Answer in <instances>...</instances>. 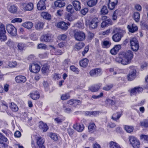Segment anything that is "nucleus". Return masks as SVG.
Segmentation results:
<instances>
[{
  "mask_svg": "<svg viewBox=\"0 0 148 148\" xmlns=\"http://www.w3.org/2000/svg\"><path fill=\"white\" fill-rule=\"evenodd\" d=\"M122 57L117 58L116 61L123 65H126L130 64L133 57V53L130 50H128L123 52Z\"/></svg>",
  "mask_w": 148,
  "mask_h": 148,
  "instance_id": "obj_1",
  "label": "nucleus"
},
{
  "mask_svg": "<svg viewBox=\"0 0 148 148\" xmlns=\"http://www.w3.org/2000/svg\"><path fill=\"white\" fill-rule=\"evenodd\" d=\"M36 145L35 144L34 141L32 140L31 142V145L32 148H45L43 144L44 140L41 137H38L36 139Z\"/></svg>",
  "mask_w": 148,
  "mask_h": 148,
  "instance_id": "obj_2",
  "label": "nucleus"
},
{
  "mask_svg": "<svg viewBox=\"0 0 148 148\" xmlns=\"http://www.w3.org/2000/svg\"><path fill=\"white\" fill-rule=\"evenodd\" d=\"M128 139L130 144L133 148L139 147L140 143L139 140L136 137L131 136H129Z\"/></svg>",
  "mask_w": 148,
  "mask_h": 148,
  "instance_id": "obj_3",
  "label": "nucleus"
},
{
  "mask_svg": "<svg viewBox=\"0 0 148 148\" xmlns=\"http://www.w3.org/2000/svg\"><path fill=\"white\" fill-rule=\"evenodd\" d=\"M21 8L25 11H32L34 8V4L31 2L21 3L20 4Z\"/></svg>",
  "mask_w": 148,
  "mask_h": 148,
  "instance_id": "obj_4",
  "label": "nucleus"
},
{
  "mask_svg": "<svg viewBox=\"0 0 148 148\" xmlns=\"http://www.w3.org/2000/svg\"><path fill=\"white\" fill-rule=\"evenodd\" d=\"M74 36L75 40L78 41H82L85 38V34L82 31L75 32Z\"/></svg>",
  "mask_w": 148,
  "mask_h": 148,
  "instance_id": "obj_5",
  "label": "nucleus"
},
{
  "mask_svg": "<svg viewBox=\"0 0 148 148\" xmlns=\"http://www.w3.org/2000/svg\"><path fill=\"white\" fill-rule=\"evenodd\" d=\"M6 29L8 32L12 36H15L17 34L16 29L12 24L8 25L6 26Z\"/></svg>",
  "mask_w": 148,
  "mask_h": 148,
  "instance_id": "obj_6",
  "label": "nucleus"
},
{
  "mask_svg": "<svg viewBox=\"0 0 148 148\" xmlns=\"http://www.w3.org/2000/svg\"><path fill=\"white\" fill-rule=\"evenodd\" d=\"M131 48L134 51H136L139 47V44L138 40L135 38H132L130 40Z\"/></svg>",
  "mask_w": 148,
  "mask_h": 148,
  "instance_id": "obj_7",
  "label": "nucleus"
},
{
  "mask_svg": "<svg viewBox=\"0 0 148 148\" xmlns=\"http://www.w3.org/2000/svg\"><path fill=\"white\" fill-rule=\"evenodd\" d=\"M6 31L5 26L1 24L0 26V40L2 41H5L7 39V38L5 34Z\"/></svg>",
  "mask_w": 148,
  "mask_h": 148,
  "instance_id": "obj_8",
  "label": "nucleus"
},
{
  "mask_svg": "<svg viewBox=\"0 0 148 148\" xmlns=\"http://www.w3.org/2000/svg\"><path fill=\"white\" fill-rule=\"evenodd\" d=\"M29 68L31 72L37 73L40 70V67L38 64L34 63L30 64Z\"/></svg>",
  "mask_w": 148,
  "mask_h": 148,
  "instance_id": "obj_9",
  "label": "nucleus"
},
{
  "mask_svg": "<svg viewBox=\"0 0 148 148\" xmlns=\"http://www.w3.org/2000/svg\"><path fill=\"white\" fill-rule=\"evenodd\" d=\"M99 20L97 18L92 19L89 23V28L90 29H96Z\"/></svg>",
  "mask_w": 148,
  "mask_h": 148,
  "instance_id": "obj_10",
  "label": "nucleus"
},
{
  "mask_svg": "<svg viewBox=\"0 0 148 148\" xmlns=\"http://www.w3.org/2000/svg\"><path fill=\"white\" fill-rule=\"evenodd\" d=\"M101 69L97 68L91 70L89 73L91 77H96L102 74Z\"/></svg>",
  "mask_w": 148,
  "mask_h": 148,
  "instance_id": "obj_11",
  "label": "nucleus"
},
{
  "mask_svg": "<svg viewBox=\"0 0 148 148\" xmlns=\"http://www.w3.org/2000/svg\"><path fill=\"white\" fill-rule=\"evenodd\" d=\"M8 141L7 138L0 133V147L4 148L7 146L5 143Z\"/></svg>",
  "mask_w": 148,
  "mask_h": 148,
  "instance_id": "obj_12",
  "label": "nucleus"
},
{
  "mask_svg": "<svg viewBox=\"0 0 148 148\" xmlns=\"http://www.w3.org/2000/svg\"><path fill=\"white\" fill-rule=\"evenodd\" d=\"M70 25V23L68 22L66 23L64 21L59 22L57 23V26L58 28H60L62 30H66L68 28V26Z\"/></svg>",
  "mask_w": 148,
  "mask_h": 148,
  "instance_id": "obj_13",
  "label": "nucleus"
},
{
  "mask_svg": "<svg viewBox=\"0 0 148 148\" xmlns=\"http://www.w3.org/2000/svg\"><path fill=\"white\" fill-rule=\"evenodd\" d=\"M143 91L142 88L140 87H135L132 89L130 91V94L131 95H136L141 92Z\"/></svg>",
  "mask_w": 148,
  "mask_h": 148,
  "instance_id": "obj_14",
  "label": "nucleus"
},
{
  "mask_svg": "<svg viewBox=\"0 0 148 148\" xmlns=\"http://www.w3.org/2000/svg\"><path fill=\"white\" fill-rule=\"evenodd\" d=\"M118 2V0H109L108 3L109 9L110 10H113L117 5Z\"/></svg>",
  "mask_w": 148,
  "mask_h": 148,
  "instance_id": "obj_15",
  "label": "nucleus"
},
{
  "mask_svg": "<svg viewBox=\"0 0 148 148\" xmlns=\"http://www.w3.org/2000/svg\"><path fill=\"white\" fill-rule=\"evenodd\" d=\"M46 0H40L37 4V9L38 10H43L46 8L45 1Z\"/></svg>",
  "mask_w": 148,
  "mask_h": 148,
  "instance_id": "obj_16",
  "label": "nucleus"
},
{
  "mask_svg": "<svg viewBox=\"0 0 148 148\" xmlns=\"http://www.w3.org/2000/svg\"><path fill=\"white\" fill-rule=\"evenodd\" d=\"M8 11L11 13H15L17 12V7L15 5L11 3H8L7 6Z\"/></svg>",
  "mask_w": 148,
  "mask_h": 148,
  "instance_id": "obj_17",
  "label": "nucleus"
},
{
  "mask_svg": "<svg viewBox=\"0 0 148 148\" xmlns=\"http://www.w3.org/2000/svg\"><path fill=\"white\" fill-rule=\"evenodd\" d=\"M15 81L17 83H24L26 81V77L23 75H18L15 79Z\"/></svg>",
  "mask_w": 148,
  "mask_h": 148,
  "instance_id": "obj_18",
  "label": "nucleus"
},
{
  "mask_svg": "<svg viewBox=\"0 0 148 148\" xmlns=\"http://www.w3.org/2000/svg\"><path fill=\"white\" fill-rule=\"evenodd\" d=\"M136 71L135 70H132L127 75V79L129 81L134 80L136 77Z\"/></svg>",
  "mask_w": 148,
  "mask_h": 148,
  "instance_id": "obj_19",
  "label": "nucleus"
},
{
  "mask_svg": "<svg viewBox=\"0 0 148 148\" xmlns=\"http://www.w3.org/2000/svg\"><path fill=\"white\" fill-rule=\"evenodd\" d=\"M123 36L122 33L121 32H119L115 34L112 37L113 40L115 42L119 41L121 39Z\"/></svg>",
  "mask_w": 148,
  "mask_h": 148,
  "instance_id": "obj_20",
  "label": "nucleus"
},
{
  "mask_svg": "<svg viewBox=\"0 0 148 148\" xmlns=\"http://www.w3.org/2000/svg\"><path fill=\"white\" fill-rule=\"evenodd\" d=\"M73 127L78 132H81L83 130L84 126L83 124L76 123L73 125Z\"/></svg>",
  "mask_w": 148,
  "mask_h": 148,
  "instance_id": "obj_21",
  "label": "nucleus"
},
{
  "mask_svg": "<svg viewBox=\"0 0 148 148\" xmlns=\"http://www.w3.org/2000/svg\"><path fill=\"white\" fill-rule=\"evenodd\" d=\"M51 39V35L47 34L42 36L40 38V40L42 41L49 42Z\"/></svg>",
  "mask_w": 148,
  "mask_h": 148,
  "instance_id": "obj_22",
  "label": "nucleus"
},
{
  "mask_svg": "<svg viewBox=\"0 0 148 148\" xmlns=\"http://www.w3.org/2000/svg\"><path fill=\"white\" fill-rule=\"evenodd\" d=\"M127 27L129 31L132 33L135 32L138 30L137 27L134 24L128 25Z\"/></svg>",
  "mask_w": 148,
  "mask_h": 148,
  "instance_id": "obj_23",
  "label": "nucleus"
},
{
  "mask_svg": "<svg viewBox=\"0 0 148 148\" xmlns=\"http://www.w3.org/2000/svg\"><path fill=\"white\" fill-rule=\"evenodd\" d=\"M74 7V9L76 11H79L80 10L81 7V3L79 1L77 0H75L73 1L72 3Z\"/></svg>",
  "mask_w": 148,
  "mask_h": 148,
  "instance_id": "obj_24",
  "label": "nucleus"
},
{
  "mask_svg": "<svg viewBox=\"0 0 148 148\" xmlns=\"http://www.w3.org/2000/svg\"><path fill=\"white\" fill-rule=\"evenodd\" d=\"M54 5L56 7L62 8L65 5V2L61 1V0H57L54 3Z\"/></svg>",
  "mask_w": 148,
  "mask_h": 148,
  "instance_id": "obj_25",
  "label": "nucleus"
},
{
  "mask_svg": "<svg viewBox=\"0 0 148 148\" xmlns=\"http://www.w3.org/2000/svg\"><path fill=\"white\" fill-rule=\"evenodd\" d=\"M39 127L41 129L43 132H46L48 129V127L46 123H44L42 122H40Z\"/></svg>",
  "mask_w": 148,
  "mask_h": 148,
  "instance_id": "obj_26",
  "label": "nucleus"
},
{
  "mask_svg": "<svg viewBox=\"0 0 148 148\" xmlns=\"http://www.w3.org/2000/svg\"><path fill=\"white\" fill-rule=\"evenodd\" d=\"M50 47H52V48L51 49V50L55 55H61L63 53L61 50L57 49L53 46L51 45H50Z\"/></svg>",
  "mask_w": 148,
  "mask_h": 148,
  "instance_id": "obj_27",
  "label": "nucleus"
},
{
  "mask_svg": "<svg viewBox=\"0 0 148 148\" xmlns=\"http://www.w3.org/2000/svg\"><path fill=\"white\" fill-rule=\"evenodd\" d=\"M101 86V84H99L90 87L89 89L92 92H95L98 91Z\"/></svg>",
  "mask_w": 148,
  "mask_h": 148,
  "instance_id": "obj_28",
  "label": "nucleus"
},
{
  "mask_svg": "<svg viewBox=\"0 0 148 148\" xmlns=\"http://www.w3.org/2000/svg\"><path fill=\"white\" fill-rule=\"evenodd\" d=\"M88 130L90 133H92L96 131V126L93 123H90L88 126Z\"/></svg>",
  "mask_w": 148,
  "mask_h": 148,
  "instance_id": "obj_29",
  "label": "nucleus"
},
{
  "mask_svg": "<svg viewBox=\"0 0 148 148\" xmlns=\"http://www.w3.org/2000/svg\"><path fill=\"white\" fill-rule=\"evenodd\" d=\"M89 61L86 58H84L80 61L79 64L80 66L83 67H86L88 64Z\"/></svg>",
  "mask_w": 148,
  "mask_h": 148,
  "instance_id": "obj_30",
  "label": "nucleus"
},
{
  "mask_svg": "<svg viewBox=\"0 0 148 148\" xmlns=\"http://www.w3.org/2000/svg\"><path fill=\"white\" fill-rule=\"evenodd\" d=\"M122 115L121 112H117L113 114L112 118L114 121H117Z\"/></svg>",
  "mask_w": 148,
  "mask_h": 148,
  "instance_id": "obj_31",
  "label": "nucleus"
},
{
  "mask_svg": "<svg viewBox=\"0 0 148 148\" xmlns=\"http://www.w3.org/2000/svg\"><path fill=\"white\" fill-rule=\"evenodd\" d=\"M110 148H121L119 145L115 142L110 141L109 143Z\"/></svg>",
  "mask_w": 148,
  "mask_h": 148,
  "instance_id": "obj_32",
  "label": "nucleus"
},
{
  "mask_svg": "<svg viewBox=\"0 0 148 148\" xmlns=\"http://www.w3.org/2000/svg\"><path fill=\"white\" fill-rule=\"evenodd\" d=\"M33 25V23L29 21L26 22L23 24V26L28 29L32 28Z\"/></svg>",
  "mask_w": 148,
  "mask_h": 148,
  "instance_id": "obj_33",
  "label": "nucleus"
},
{
  "mask_svg": "<svg viewBox=\"0 0 148 148\" xmlns=\"http://www.w3.org/2000/svg\"><path fill=\"white\" fill-rule=\"evenodd\" d=\"M41 16L47 20H50L51 18V15L47 12H42L41 14Z\"/></svg>",
  "mask_w": 148,
  "mask_h": 148,
  "instance_id": "obj_34",
  "label": "nucleus"
},
{
  "mask_svg": "<svg viewBox=\"0 0 148 148\" xmlns=\"http://www.w3.org/2000/svg\"><path fill=\"white\" fill-rule=\"evenodd\" d=\"M121 11L120 10H116L114 12L112 16V19L116 20L118 16L121 15Z\"/></svg>",
  "mask_w": 148,
  "mask_h": 148,
  "instance_id": "obj_35",
  "label": "nucleus"
},
{
  "mask_svg": "<svg viewBox=\"0 0 148 148\" xmlns=\"http://www.w3.org/2000/svg\"><path fill=\"white\" fill-rule=\"evenodd\" d=\"M49 66L45 64L43 66L42 71L43 73L47 74L49 72Z\"/></svg>",
  "mask_w": 148,
  "mask_h": 148,
  "instance_id": "obj_36",
  "label": "nucleus"
},
{
  "mask_svg": "<svg viewBox=\"0 0 148 148\" xmlns=\"http://www.w3.org/2000/svg\"><path fill=\"white\" fill-rule=\"evenodd\" d=\"M30 96L33 99L36 100L39 98L40 95L38 92H36L30 94Z\"/></svg>",
  "mask_w": 148,
  "mask_h": 148,
  "instance_id": "obj_37",
  "label": "nucleus"
},
{
  "mask_svg": "<svg viewBox=\"0 0 148 148\" xmlns=\"http://www.w3.org/2000/svg\"><path fill=\"white\" fill-rule=\"evenodd\" d=\"M115 102L113 100L110 99H107L105 101V104L107 106H112L115 104Z\"/></svg>",
  "mask_w": 148,
  "mask_h": 148,
  "instance_id": "obj_38",
  "label": "nucleus"
},
{
  "mask_svg": "<svg viewBox=\"0 0 148 148\" xmlns=\"http://www.w3.org/2000/svg\"><path fill=\"white\" fill-rule=\"evenodd\" d=\"M17 44L18 49L21 51L24 50V49L26 47V45L23 42H17Z\"/></svg>",
  "mask_w": 148,
  "mask_h": 148,
  "instance_id": "obj_39",
  "label": "nucleus"
},
{
  "mask_svg": "<svg viewBox=\"0 0 148 148\" xmlns=\"http://www.w3.org/2000/svg\"><path fill=\"white\" fill-rule=\"evenodd\" d=\"M111 45V42L107 40H104L102 42V46L104 48H108L110 47Z\"/></svg>",
  "mask_w": 148,
  "mask_h": 148,
  "instance_id": "obj_40",
  "label": "nucleus"
},
{
  "mask_svg": "<svg viewBox=\"0 0 148 148\" xmlns=\"http://www.w3.org/2000/svg\"><path fill=\"white\" fill-rule=\"evenodd\" d=\"M97 2V0H90L88 1L87 4L88 6L91 7L96 5Z\"/></svg>",
  "mask_w": 148,
  "mask_h": 148,
  "instance_id": "obj_41",
  "label": "nucleus"
},
{
  "mask_svg": "<svg viewBox=\"0 0 148 148\" xmlns=\"http://www.w3.org/2000/svg\"><path fill=\"white\" fill-rule=\"evenodd\" d=\"M10 107L11 110L14 112L17 111L18 109L17 105L14 103H11V105L10 106Z\"/></svg>",
  "mask_w": 148,
  "mask_h": 148,
  "instance_id": "obj_42",
  "label": "nucleus"
},
{
  "mask_svg": "<svg viewBox=\"0 0 148 148\" xmlns=\"http://www.w3.org/2000/svg\"><path fill=\"white\" fill-rule=\"evenodd\" d=\"M44 25V24L42 22H38L36 24L35 27L37 29H42Z\"/></svg>",
  "mask_w": 148,
  "mask_h": 148,
  "instance_id": "obj_43",
  "label": "nucleus"
},
{
  "mask_svg": "<svg viewBox=\"0 0 148 148\" xmlns=\"http://www.w3.org/2000/svg\"><path fill=\"white\" fill-rule=\"evenodd\" d=\"M49 136L52 139L54 140L55 141H56L58 139V136L56 133H51L49 135Z\"/></svg>",
  "mask_w": 148,
  "mask_h": 148,
  "instance_id": "obj_44",
  "label": "nucleus"
},
{
  "mask_svg": "<svg viewBox=\"0 0 148 148\" xmlns=\"http://www.w3.org/2000/svg\"><path fill=\"white\" fill-rule=\"evenodd\" d=\"M125 129L127 132L130 133L133 132L134 127L132 126L126 125L125 127Z\"/></svg>",
  "mask_w": 148,
  "mask_h": 148,
  "instance_id": "obj_45",
  "label": "nucleus"
},
{
  "mask_svg": "<svg viewBox=\"0 0 148 148\" xmlns=\"http://www.w3.org/2000/svg\"><path fill=\"white\" fill-rule=\"evenodd\" d=\"M66 10L71 13H73L74 12V8H73L72 5L69 4L67 5L66 8Z\"/></svg>",
  "mask_w": 148,
  "mask_h": 148,
  "instance_id": "obj_46",
  "label": "nucleus"
},
{
  "mask_svg": "<svg viewBox=\"0 0 148 148\" xmlns=\"http://www.w3.org/2000/svg\"><path fill=\"white\" fill-rule=\"evenodd\" d=\"M140 14L138 12H134V20L136 22H138L139 21Z\"/></svg>",
  "mask_w": 148,
  "mask_h": 148,
  "instance_id": "obj_47",
  "label": "nucleus"
},
{
  "mask_svg": "<svg viewBox=\"0 0 148 148\" xmlns=\"http://www.w3.org/2000/svg\"><path fill=\"white\" fill-rule=\"evenodd\" d=\"M113 86V84H109L106 85L103 88V89L106 91H108L110 90Z\"/></svg>",
  "mask_w": 148,
  "mask_h": 148,
  "instance_id": "obj_48",
  "label": "nucleus"
},
{
  "mask_svg": "<svg viewBox=\"0 0 148 148\" xmlns=\"http://www.w3.org/2000/svg\"><path fill=\"white\" fill-rule=\"evenodd\" d=\"M101 12L102 14L104 15L107 14L108 12V10L107 7L106 6H103L101 9Z\"/></svg>",
  "mask_w": 148,
  "mask_h": 148,
  "instance_id": "obj_49",
  "label": "nucleus"
},
{
  "mask_svg": "<svg viewBox=\"0 0 148 148\" xmlns=\"http://www.w3.org/2000/svg\"><path fill=\"white\" fill-rule=\"evenodd\" d=\"M140 124L142 126L146 127H148V122L146 119L140 121Z\"/></svg>",
  "mask_w": 148,
  "mask_h": 148,
  "instance_id": "obj_50",
  "label": "nucleus"
},
{
  "mask_svg": "<svg viewBox=\"0 0 148 148\" xmlns=\"http://www.w3.org/2000/svg\"><path fill=\"white\" fill-rule=\"evenodd\" d=\"M70 97L69 94L68 93L62 94L61 96L62 100H64L69 99Z\"/></svg>",
  "mask_w": 148,
  "mask_h": 148,
  "instance_id": "obj_51",
  "label": "nucleus"
},
{
  "mask_svg": "<svg viewBox=\"0 0 148 148\" xmlns=\"http://www.w3.org/2000/svg\"><path fill=\"white\" fill-rule=\"evenodd\" d=\"M84 44L82 42H80L76 44L75 45V48L77 49H82L84 46Z\"/></svg>",
  "mask_w": 148,
  "mask_h": 148,
  "instance_id": "obj_52",
  "label": "nucleus"
},
{
  "mask_svg": "<svg viewBox=\"0 0 148 148\" xmlns=\"http://www.w3.org/2000/svg\"><path fill=\"white\" fill-rule=\"evenodd\" d=\"M1 131L8 136H9V135H11L12 133L11 132L7 129H2L1 130Z\"/></svg>",
  "mask_w": 148,
  "mask_h": 148,
  "instance_id": "obj_53",
  "label": "nucleus"
},
{
  "mask_svg": "<svg viewBox=\"0 0 148 148\" xmlns=\"http://www.w3.org/2000/svg\"><path fill=\"white\" fill-rule=\"evenodd\" d=\"M140 140H144L146 141L148 143V136L144 134H142L140 135Z\"/></svg>",
  "mask_w": 148,
  "mask_h": 148,
  "instance_id": "obj_54",
  "label": "nucleus"
},
{
  "mask_svg": "<svg viewBox=\"0 0 148 148\" xmlns=\"http://www.w3.org/2000/svg\"><path fill=\"white\" fill-rule=\"evenodd\" d=\"M64 119L60 117L56 118L54 119V121L56 123L58 124H60L63 121Z\"/></svg>",
  "mask_w": 148,
  "mask_h": 148,
  "instance_id": "obj_55",
  "label": "nucleus"
},
{
  "mask_svg": "<svg viewBox=\"0 0 148 148\" xmlns=\"http://www.w3.org/2000/svg\"><path fill=\"white\" fill-rule=\"evenodd\" d=\"M63 109L64 112L67 113H69L72 111L71 109L69 108H67L66 106L64 105Z\"/></svg>",
  "mask_w": 148,
  "mask_h": 148,
  "instance_id": "obj_56",
  "label": "nucleus"
},
{
  "mask_svg": "<svg viewBox=\"0 0 148 148\" xmlns=\"http://www.w3.org/2000/svg\"><path fill=\"white\" fill-rule=\"evenodd\" d=\"M70 63V60L69 59H66L64 60L63 62V65L66 68H67L69 66V65Z\"/></svg>",
  "mask_w": 148,
  "mask_h": 148,
  "instance_id": "obj_57",
  "label": "nucleus"
},
{
  "mask_svg": "<svg viewBox=\"0 0 148 148\" xmlns=\"http://www.w3.org/2000/svg\"><path fill=\"white\" fill-rule=\"evenodd\" d=\"M17 62L15 61L10 62L9 63L8 66L11 67H14L17 65Z\"/></svg>",
  "mask_w": 148,
  "mask_h": 148,
  "instance_id": "obj_58",
  "label": "nucleus"
},
{
  "mask_svg": "<svg viewBox=\"0 0 148 148\" xmlns=\"http://www.w3.org/2000/svg\"><path fill=\"white\" fill-rule=\"evenodd\" d=\"M1 105L0 106H4V110L7 109L8 107V105L5 102L3 101H1Z\"/></svg>",
  "mask_w": 148,
  "mask_h": 148,
  "instance_id": "obj_59",
  "label": "nucleus"
},
{
  "mask_svg": "<svg viewBox=\"0 0 148 148\" xmlns=\"http://www.w3.org/2000/svg\"><path fill=\"white\" fill-rule=\"evenodd\" d=\"M22 21V19L21 18H15L13 19L12 21L11 22L12 23H21Z\"/></svg>",
  "mask_w": 148,
  "mask_h": 148,
  "instance_id": "obj_60",
  "label": "nucleus"
},
{
  "mask_svg": "<svg viewBox=\"0 0 148 148\" xmlns=\"http://www.w3.org/2000/svg\"><path fill=\"white\" fill-rule=\"evenodd\" d=\"M46 47L47 46L46 45L42 43L39 44L37 47L38 49H45Z\"/></svg>",
  "mask_w": 148,
  "mask_h": 148,
  "instance_id": "obj_61",
  "label": "nucleus"
},
{
  "mask_svg": "<svg viewBox=\"0 0 148 148\" xmlns=\"http://www.w3.org/2000/svg\"><path fill=\"white\" fill-rule=\"evenodd\" d=\"M61 77V75L59 74L55 73L53 75V78L55 80H58Z\"/></svg>",
  "mask_w": 148,
  "mask_h": 148,
  "instance_id": "obj_62",
  "label": "nucleus"
},
{
  "mask_svg": "<svg viewBox=\"0 0 148 148\" xmlns=\"http://www.w3.org/2000/svg\"><path fill=\"white\" fill-rule=\"evenodd\" d=\"M141 27L143 29H148V24L145 23H143L141 24Z\"/></svg>",
  "mask_w": 148,
  "mask_h": 148,
  "instance_id": "obj_63",
  "label": "nucleus"
},
{
  "mask_svg": "<svg viewBox=\"0 0 148 148\" xmlns=\"http://www.w3.org/2000/svg\"><path fill=\"white\" fill-rule=\"evenodd\" d=\"M30 38L34 41L38 39V38L35 33H33L31 35Z\"/></svg>",
  "mask_w": 148,
  "mask_h": 148,
  "instance_id": "obj_64",
  "label": "nucleus"
}]
</instances>
